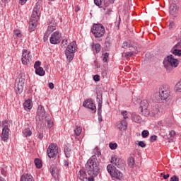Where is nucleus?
Segmentation results:
<instances>
[{
    "instance_id": "1",
    "label": "nucleus",
    "mask_w": 181,
    "mask_h": 181,
    "mask_svg": "<svg viewBox=\"0 0 181 181\" xmlns=\"http://www.w3.org/2000/svg\"><path fill=\"white\" fill-rule=\"evenodd\" d=\"M85 170L90 176L88 181H94V177H97L100 174V163L95 156H92L85 165Z\"/></svg>"
},
{
    "instance_id": "2",
    "label": "nucleus",
    "mask_w": 181,
    "mask_h": 181,
    "mask_svg": "<svg viewBox=\"0 0 181 181\" xmlns=\"http://www.w3.org/2000/svg\"><path fill=\"white\" fill-rule=\"evenodd\" d=\"M163 64L167 72L171 73L173 69H176V67L179 66V60L175 59V56L173 54H170L166 58H165Z\"/></svg>"
},
{
    "instance_id": "3",
    "label": "nucleus",
    "mask_w": 181,
    "mask_h": 181,
    "mask_svg": "<svg viewBox=\"0 0 181 181\" xmlns=\"http://www.w3.org/2000/svg\"><path fill=\"white\" fill-rule=\"evenodd\" d=\"M76 52H77V44L76 41H73L67 46L65 50V56L69 63L74 59V53H76Z\"/></svg>"
},
{
    "instance_id": "4",
    "label": "nucleus",
    "mask_w": 181,
    "mask_h": 181,
    "mask_svg": "<svg viewBox=\"0 0 181 181\" xmlns=\"http://www.w3.org/2000/svg\"><path fill=\"white\" fill-rule=\"evenodd\" d=\"M35 118L37 125L42 126L46 122V110L42 105H38Z\"/></svg>"
},
{
    "instance_id": "5",
    "label": "nucleus",
    "mask_w": 181,
    "mask_h": 181,
    "mask_svg": "<svg viewBox=\"0 0 181 181\" xmlns=\"http://www.w3.org/2000/svg\"><path fill=\"white\" fill-rule=\"evenodd\" d=\"M26 76L24 74H21L19 78L16 79L15 90L16 94H22Z\"/></svg>"
},
{
    "instance_id": "6",
    "label": "nucleus",
    "mask_w": 181,
    "mask_h": 181,
    "mask_svg": "<svg viewBox=\"0 0 181 181\" xmlns=\"http://www.w3.org/2000/svg\"><path fill=\"white\" fill-rule=\"evenodd\" d=\"M107 170L108 173L110 175L111 177L114 179H117V180H121L122 177H124V175L121 171L117 169L115 166L109 164L107 166Z\"/></svg>"
},
{
    "instance_id": "7",
    "label": "nucleus",
    "mask_w": 181,
    "mask_h": 181,
    "mask_svg": "<svg viewBox=\"0 0 181 181\" xmlns=\"http://www.w3.org/2000/svg\"><path fill=\"white\" fill-rule=\"evenodd\" d=\"M91 32L95 37H103L105 35V28L102 24H94Z\"/></svg>"
},
{
    "instance_id": "8",
    "label": "nucleus",
    "mask_w": 181,
    "mask_h": 181,
    "mask_svg": "<svg viewBox=\"0 0 181 181\" xmlns=\"http://www.w3.org/2000/svg\"><path fill=\"white\" fill-rule=\"evenodd\" d=\"M58 151L59 147H57V144L52 143L47 150V153L49 159H54L57 156Z\"/></svg>"
},
{
    "instance_id": "9",
    "label": "nucleus",
    "mask_w": 181,
    "mask_h": 181,
    "mask_svg": "<svg viewBox=\"0 0 181 181\" xmlns=\"http://www.w3.org/2000/svg\"><path fill=\"white\" fill-rule=\"evenodd\" d=\"M169 95H170V90L168 86H162L159 88V98L162 101H166L168 98H169Z\"/></svg>"
},
{
    "instance_id": "10",
    "label": "nucleus",
    "mask_w": 181,
    "mask_h": 181,
    "mask_svg": "<svg viewBox=\"0 0 181 181\" xmlns=\"http://www.w3.org/2000/svg\"><path fill=\"white\" fill-rule=\"evenodd\" d=\"M52 45H59L62 42V33L59 31L53 33L49 38Z\"/></svg>"
},
{
    "instance_id": "11",
    "label": "nucleus",
    "mask_w": 181,
    "mask_h": 181,
    "mask_svg": "<svg viewBox=\"0 0 181 181\" xmlns=\"http://www.w3.org/2000/svg\"><path fill=\"white\" fill-rule=\"evenodd\" d=\"M22 56L21 62L23 64L28 66L32 63V56H30V52H28L26 49H23Z\"/></svg>"
},
{
    "instance_id": "12",
    "label": "nucleus",
    "mask_w": 181,
    "mask_h": 181,
    "mask_svg": "<svg viewBox=\"0 0 181 181\" xmlns=\"http://www.w3.org/2000/svg\"><path fill=\"white\" fill-rule=\"evenodd\" d=\"M111 163L116 165L118 169H124L125 168V164L122 159L117 158L116 156H114L111 158Z\"/></svg>"
},
{
    "instance_id": "13",
    "label": "nucleus",
    "mask_w": 181,
    "mask_h": 181,
    "mask_svg": "<svg viewBox=\"0 0 181 181\" xmlns=\"http://www.w3.org/2000/svg\"><path fill=\"white\" fill-rule=\"evenodd\" d=\"M83 106L86 108H89V110H91L93 112H96L97 111V107H95L94 102H93V99H87L83 101Z\"/></svg>"
},
{
    "instance_id": "14",
    "label": "nucleus",
    "mask_w": 181,
    "mask_h": 181,
    "mask_svg": "<svg viewBox=\"0 0 181 181\" xmlns=\"http://www.w3.org/2000/svg\"><path fill=\"white\" fill-rule=\"evenodd\" d=\"M37 21H39V18L34 17L31 16L30 18V26H29V31L33 32L36 29V26H37Z\"/></svg>"
},
{
    "instance_id": "15",
    "label": "nucleus",
    "mask_w": 181,
    "mask_h": 181,
    "mask_svg": "<svg viewBox=\"0 0 181 181\" xmlns=\"http://www.w3.org/2000/svg\"><path fill=\"white\" fill-rule=\"evenodd\" d=\"M1 138V141H4V142H6V141L9 139V127H8V125H4L2 129Z\"/></svg>"
},
{
    "instance_id": "16",
    "label": "nucleus",
    "mask_w": 181,
    "mask_h": 181,
    "mask_svg": "<svg viewBox=\"0 0 181 181\" xmlns=\"http://www.w3.org/2000/svg\"><path fill=\"white\" fill-rule=\"evenodd\" d=\"M116 127L119 131H125L128 127V123L125 119L121 120L120 122L116 124Z\"/></svg>"
},
{
    "instance_id": "17",
    "label": "nucleus",
    "mask_w": 181,
    "mask_h": 181,
    "mask_svg": "<svg viewBox=\"0 0 181 181\" xmlns=\"http://www.w3.org/2000/svg\"><path fill=\"white\" fill-rule=\"evenodd\" d=\"M31 16L39 18L40 16V4L36 3Z\"/></svg>"
},
{
    "instance_id": "18",
    "label": "nucleus",
    "mask_w": 181,
    "mask_h": 181,
    "mask_svg": "<svg viewBox=\"0 0 181 181\" xmlns=\"http://www.w3.org/2000/svg\"><path fill=\"white\" fill-rule=\"evenodd\" d=\"M21 181H35L30 174H24L21 177Z\"/></svg>"
},
{
    "instance_id": "19",
    "label": "nucleus",
    "mask_w": 181,
    "mask_h": 181,
    "mask_svg": "<svg viewBox=\"0 0 181 181\" xmlns=\"http://www.w3.org/2000/svg\"><path fill=\"white\" fill-rule=\"evenodd\" d=\"M169 12L170 15H176V12H177V6L176 4H170Z\"/></svg>"
},
{
    "instance_id": "20",
    "label": "nucleus",
    "mask_w": 181,
    "mask_h": 181,
    "mask_svg": "<svg viewBox=\"0 0 181 181\" xmlns=\"http://www.w3.org/2000/svg\"><path fill=\"white\" fill-rule=\"evenodd\" d=\"M132 121H134L136 124H141V122H142V117H141V116H139V115H133Z\"/></svg>"
},
{
    "instance_id": "21",
    "label": "nucleus",
    "mask_w": 181,
    "mask_h": 181,
    "mask_svg": "<svg viewBox=\"0 0 181 181\" xmlns=\"http://www.w3.org/2000/svg\"><path fill=\"white\" fill-rule=\"evenodd\" d=\"M34 163L37 169H42V167L43 166V163L42 162V160L40 158H35L34 160Z\"/></svg>"
},
{
    "instance_id": "22",
    "label": "nucleus",
    "mask_w": 181,
    "mask_h": 181,
    "mask_svg": "<svg viewBox=\"0 0 181 181\" xmlns=\"http://www.w3.org/2000/svg\"><path fill=\"white\" fill-rule=\"evenodd\" d=\"M140 108L141 110L145 109V108H149V103H148V100H143L140 103Z\"/></svg>"
},
{
    "instance_id": "23",
    "label": "nucleus",
    "mask_w": 181,
    "mask_h": 181,
    "mask_svg": "<svg viewBox=\"0 0 181 181\" xmlns=\"http://www.w3.org/2000/svg\"><path fill=\"white\" fill-rule=\"evenodd\" d=\"M23 107L26 111H28V110H30L32 108V102L30 101V100H27L23 103Z\"/></svg>"
},
{
    "instance_id": "24",
    "label": "nucleus",
    "mask_w": 181,
    "mask_h": 181,
    "mask_svg": "<svg viewBox=\"0 0 181 181\" xmlns=\"http://www.w3.org/2000/svg\"><path fill=\"white\" fill-rule=\"evenodd\" d=\"M45 74L46 72L45 71V69L42 67L37 68V69H35V74H37V76H43Z\"/></svg>"
},
{
    "instance_id": "25",
    "label": "nucleus",
    "mask_w": 181,
    "mask_h": 181,
    "mask_svg": "<svg viewBox=\"0 0 181 181\" xmlns=\"http://www.w3.org/2000/svg\"><path fill=\"white\" fill-rule=\"evenodd\" d=\"M23 135L25 138H28V136H30L32 135V131L30 129L26 128L23 130Z\"/></svg>"
},
{
    "instance_id": "26",
    "label": "nucleus",
    "mask_w": 181,
    "mask_h": 181,
    "mask_svg": "<svg viewBox=\"0 0 181 181\" xmlns=\"http://www.w3.org/2000/svg\"><path fill=\"white\" fill-rule=\"evenodd\" d=\"M97 102H98V110H101L103 108V95H98L97 96Z\"/></svg>"
},
{
    "instance_id": "27",
    "label": "nucleus",
    "mask_w": 181,
    "mask_h": 181,
    "mask_svg": "<svg viewBox=\"0 0 181 181\" xmlns=\"http://www.w3.org/2000/svg\"><path fill=\"white\" fill-rule=\"evenodd\" d=\"M79 179L83 181L87 180V173H86V171H79Z\"/></svg>"
},
{
    "instance_id": "28",
    "label": "nucleus",
    "mask_w": 181,
    "mask_h": 181,
    "mask_svg": "<svg viewBox=\"0 0 181 181\" xmlns=\"http://www.w3.org/2000/svg\"><path fill=\"white\" fill-rule=\"evenodd\" d=\"M141 110V114L144 115V117H149L151 115V111L149 110V107H146L144 109Z\"/></svg>"
},
{
    "instance_id": "29",
    "label": "nucleus",
    "mask_w": 181,
    "mask_h": 181,
    "mask_svg": "<svg viewBox=\"0 0 181 181\" xmlns=\"http://www.w3.org/2000/svg\"><path fill=\"white\" fill-rule=\"evenodd\" d=\"M64 153L66 158H70V155H71V148L67 146H64Z\"/></svg>"
},
{
    "instance_id": "30",
    "label": "nucleus",
    "mask_w": 181,
    "mask_h": 181,
    "mask_svg": "<svg viewBox=\"0 0 181 181\" xmlns=\"http://www.w3.org/2000/svg\"><path fill=\"white\" fill-rule=\"evenodd\" d=\"M50 173L54 177L57 176V169L55 168L54 165H52L50 168Z\"/></svg>"
},
{
    "instance_id": "31",
    "label": "nucleus",
    "mask_w": 181,
    "mask_h": 181,
    "mask_svg": "<svg viewBox=\"0 0 181 181\" xmlns=\"http://www.w3.org/2000/svg\"><path fill=\"white\" fill-rule=\"evenodd\" d=\"M171 52H172L173 54H174V56H178V57H180V56H181V49H172Z\"/></svg>"
},
{
    "instance_id": "32",
    "label": "nucleus",
    "mask_w": 181,
    "mask_h": 181,
    "mask_svg": "<svg viewBox=\"0 0 181 181\" xmlns=\"http://www.w3.org/2000/svg\"><path fill=\"white\" fill-rule=\"evenodd\" d=\"M93 153H95L93 156H95V158H97V156H101V150L96 147L95 148L93 149Z\"/></svg>"
},
{
    "instance_id": "33",
    "label": "nucleus",
    "mask_w": 181,
    "mask_h": 181,
    "mask_svg": "<svg viewBox=\"0 0 181 181\" xmlns=\"http://www.w3.org/2000/svg\"><path fill=\"white\" fill-rule=\"evenodd\" d=\"M93 47H94L96 53H100V52H101V45L99 43L95 44Z\"/></svg>"
},
{
    "instance_id": "34",
    "label": "nucleus",
    "mask_w": 181,
    "mask_h": 181,
    "mask_svg": "<svg viewBox=\"0 0 181 181\" xmlns=\"http://www.w3.org/2000/svg\"><path fill=\"white\" fill-rule=\"evenodd\" d=\"M128 165L130 168H132L134 165H135V159H134V157H130L129 158Z\"/></svg>"
},
{
    "instance_id": "35",
    "label": "nucleus",
    "mask_w": 181,
    "mask_h": 181,
    "mask_svg": "<svg viewBox=\"0 0 181 181\" xmlns=\"http://www.w3.org/2000/svg\"><path fill=\"white\" fill-rule=\"evenodd\" d=\"M54 30H56V25H53L52 24H49L47 28V32H49V33H52V32H53Z\"/></svg>"
},
{
    "instance_id": "36",
    "label": "nucleus",
    "mask_w": 181,
    "mask_h": 181,
    "mask_svg": "<svg viewBox=\"0 0 181 181\" xmlns=\"http://www.w3.org/2000/svg\"><path fill=\"white\" fill-rule=\"evenodd\" d=\"M0 170H1V174L3 176H6V175H7L6 167H5V165H3L2 167H1Z\"/></svg>"
},
{
    "instance_id": "37",
    "label": "nucleus",
    "mask_w": 181,
    "mask_h": 181,
    "mask_svg": "<svg viewBox=\"0 0 181 181\" xmlns=\"http://www.w3.org/2000/svg\"><path fill=\"white\" fill-rule=\"evenodd\" d=\"M175 90L178 91V93H181V80L175 85Z\"/></svg>"
},
{
    "instance_id": "38",
    "label": "nucleus",
    "mask_w": 181,
    "mask_h": 181,
    "mask_svg": "<svg viewBox=\"0 0 181 181\" xmlns=\"http://www.w3.org/2000/svg\"><path fill=\"white\" fill-rule=\"evenodd\" d=\"M109 146L112 151H115L118 147V144L117 143H110Z\"/></svg>"
},
{
    "instance_id": "39",
    "label": "nucleus",
    "mask_w": 181,
    "mask_h": 181,
    "mask_svg": "<svg viewBox=\"0 0 181 181\" xmlns=\"http://www.w3.org/2000/svg\"><path fill=\"white\" fill-rule=\"evenodd\" d=\"M159 110L155 107H153L152 108V110L150 111V114H151V115H156V114H158Z\"/></svg>"
},
{
    "instance_id": "40",
    "label": "nucleus",
    "mask_w": 181,
    "mask_h": 181,
    "mask_svg": "<svg viewBox=\"0 0 181 181\" xmlns=\"http://www.w3.org/2000/svg\"><path fill=\"white\" fill-rule=\"evenodd\" d=\"M141 136L143 138H148V136H149V132L148 130H144L141 132Z\"/></svg>"
},
{
    "instance_id": "41",
    "label": "nucleus",
    "mask_w": 181,
    "mask_h": 181,
    "mask_svg": "<svg viewBox=\"0 0 181 181\" xmlns=\"http://www.w3.org/2000/svg\"><path fill=\"white\" fill-rule=\"evenodd\" d=\"M50 32L46 31L44 34V42H47L49 36H50Z\"/></svg>"
},
{
    "instance_id": "42",
    "label": "nucleus",
    "mask_w": 181,
    "mask_h": 181,
    "mask_svg": "<svg viewBox=\"0 0 181 181\" xmlns=\"http://www.w3.org/2000/svg\"><path fill=\"white\" fill-rule=\"evenodd\" d=\"M74 132L77 136H79L81 134V127H76V129L74 130Z\"/></svg>"
},
{
    "instance_id": "43",
    "label": "nucleus",
    "mask_w": 181,
    "mask_h": 181,
    "mask_svg": "<svg viewBox=\"0 0 181 181\" xmlns=\"http://www.w3.org/2000/svg\"><path fill=\"white\" fill-rule=\"evenodd\" d=\"M102 110L98 109V121L101 122L103 121V115H101Z\"/></svg>"
},
{
    "instance_id": "44",
    "label": "nucleus",
    "mask_w": 181,
    "mask_h": 181,
    "mask_svg": "<svg viewBox=\"0 0 181 181\" xmlns=\"http://www.w3.org/2000/svg\"><path fill=\"white\" fill-rule=\"evenodd\" d=\"M40 64H41V63L40 62V61H36L34 64V69H35V70H36V69L40 68L41 67Z\"/></svg>"
},
{
    "instance_id": "45",
    "label": "nucleus",
    "mask_w": 181,
    "mask_h": 181,
    "mask_svg": "<svg viewBox=\"0 0 181 181\" xmlns=\"http://www.w3.org/2000/svg\"><path fill=\"white\" fill-rule=\"evenodd\" d=\"M156 139H158V136H156V135H152L150 137L151 142H155V141H156Z\"/></svg>"
},
{
    "instance_id": "46",
    "label": "nucleus",
    "mask_w": 181,
    "mask_h": 181,
    "mask_svg": "<svg viewBox=\"0 0 181 181\" xmlns=\"http://www.w3.org/2000/svg\"><path fill=\"white\" fill-rule=\"evenodd\" d=\"M139 146H141V148H146V144H145L144 141H141L139 142Z\"/></svg>"
},
{
    "instance_id": "47",
    "label": "nucleus",
    "mask_w": 181,
    "mask_h": 181,
    "mask_svg": "<svg viewBox=\"0 0 181 181\" xmlns=\"http://www.w3.org/2000/svg\"><path fill=\"white\" fill-rule=\"evenodd\" d=\"M132 56H134V54L132 52H127L124 54V57H126L127 59H128V57H132Z\"/></svg>"
},
{
    "instance_id": "48",
    "label": "nucleus",
    "mask_w": 181,
    "mask_h": 181,
    "mask_svg": "<svg viewBox=\"0 0 181 181\" xmlns=\"http://www.w3.org/2000/svg\"><path fill=\"white\" fill-rule=\"evenodd\" d=\"M170 181H179V177L176 175L171 177Z\"/></svg>"
},
{
    "instance_id": "49",
    "label": "nucleus",
    "mask_w": 181,
    "mask_h": 181,
    "mask_svg": "<svg viewBox=\"0 0 181 181\" xmlns=\"http://www.w3.org/2000/svg\"><path fill=\"white\" fill-rule=\"evenodd\" d=\"M122 115L123 116L124 121L128 118L127 111L122 112Z\"/></svg>"
},
{
    "instance_id": "50",
    "label": "nucleus",
    "mask_w": 181,
    "mask_h": 181,
    "mask_svg": "<svg viewBox=\"0 0 181 181\" xmlns=\"http://www.w3.org/2000/svg\"><path fill=\"white\" fill-rule=\"evenodd\" d=\"M173 49H181V44L180 42H177L173 47Z\"/></svg>"
},
{
    "instance_id": "51",
    "label": "nucleus",
    "mask_w": 181,
    "mask_h": 181,
    "mask_svg": "<svg viewBox=\"0 0 181 181\" xmlns=\"http://www.w3.org/2000/svg\"><path fill=\"white\" fill-rule=\"evenodd\" d=\"M15 35H16L17 37H22V33L21 31L16 30L14 31Z\"/></svg>"
},
{
    "instance_id": "52",
    "label": "nucleus",
    "mask_w": 181,
    "mask_h": 181,
    "mask_svg": "<svg viewBox=\"0 0 181 181\" xmlns=\"http://www.w3.org/2000/svg\"><path fill=\"white\" fill-rule=\"evenodd\" d=\"M175 135H176V132H175V131L171 130L169 133V136L170 138H173V136H175Z\"/></svg>"
},
{
    "instance_id": "53",
    "label": "nucleus",
    "mask_w": 181,
    "mask_h": 181,
    "mask_svg": "<svg viewBox=\"0 0 181 181\" xmlns=\"http://www.w3.org/2000/svg\"><path fill=\"white\" fill-rule=\"evenodd\" d=\"M94 4L97 6H100L101 5V0H94Z\"/></svg>"
},
{
    "instance_id": "54",
    "label": "nucleus",
    "mask_w": 181,
    "mask_h": 181,
    "mask_svg": "<svg viewBox=\"0 0 181 181\" xmlns=\"http://www.w3.org/2000/svg\"><path fill=\"white\" fill-rule=\"evenodd\" d=\"M105 45L107 49H110V47H111V42H110V41H105Z\"/></svg>"
},
{
    "instance_id": "55",
    "label": "nucleus",
    "mask_w": 181,
    "mask_h": 181,
    "mask_svg": "<svg viewBox=\"0 0 181 181\" xmlns=\"http://www.w3.org/2000/svg\"><path fill=\"white\" fill-rule=\"evenodd\" d=\"M47 124L49 128H52V127H53V122H52L51 120H47Z\"/></svg>"
},
{
    "instance_id": "56",
    "label": "nucleus",
    "mask_w": 181,
    "mask_h": 181,
    "mask_svg": "<svg viewBox=\"0 0 181 181\" xmlns=\"http://www.w3.org/2000/svg\"><path fill=\"white\" fill-rule=\"evenodd\" d=\"M93 80H94V81H100V75H94Z\"/></svg>"
},
{
    "instance_id": "57",
    "label": "nucleus",
    "mask_w": 181,
    "mask_h": 181,
    "mask_svg": "<svg viewBox=\"0 0 181 181\" xmlns=\"http://www.w3.org/2000/svg\"><path fill=\"white\" fill-rule=\"evenodd\" d=\"M161 176H163V179H165V180H166V179H168L170 175H169V174L165 175V173H162Z\"/></svg>"
},
{
    "instance_id": "58",
    "label": "nucleus",
    "mask_w": 181,
    "mask_h": 181,
    "mask_svg": "<svg viewBox=\"0 0 181 181\" xmlns=\"http://www.w3.org/2000/svg\"><path fill=\"white\" fill-rule=\"evenodd\" d=\"M65 45H67V40H63L61 42V47H63Z\"/></svg>"
},
{
    "instance_id": "59",
    "label": "nucleus",
    "mask_w": 181,
    "mask_h": 181,
    "mask_svg": "<svg viewBox=\"0 0 181 181\" xmlns=\"http://www.w3.org/2000/svg\"><path fill=\"white\" fill-rule=\"evenodd\" d=\"M37 138H38V139H40V140L43 139V134L42 133H38L37 134Z\"/></svg>"
},
{
    "instance_id": "60",
    "label": "nucleus",
    "mask_w": 181,
    "mask_h": 181,
    "mask_svg": "<svg viewBox=\"0 0 181 181\" xmlns=\"http://www.w3.org/2000/svg\"><path fill=\"white\" fill-rule=\"evenodd\" d=\"M112 12V10L110 8H108L106 11H105V15H111V13Z\"/></svg>"
},
{
    "instance_id": "61",
    "label": "nucleus",
    "mask_w": 181,
    "mask_h": 181,
    "mask_svg": "<svg viewBox=\"0 0 181 181\" xmlns=\"http://www.w3.org/2000/svg\"><path fill=\"white\" fill-rule=\"evenodd\" d=\"M49 88L51 89V90H53L54 88V84H53V83H49Z\"/></svg>"
},
{
    "instance_id": "62",
    "label": "nucleus",
    "mask_w": 181,
    "mask_h": 181,
    "mask_svg": "<svg viewBox=\"0 0 181 181\" xmlns=\"http://www.w3.org/2000/svg\"><path fill=\"white\" fill-rule=\"evenodd\" d=\"M175 26V23L173 21L170 22L169 28L170 29H172Z\"/></svg>"
},
{
    "instance_id": "63",
    "label": "nucleus",
    "mask_w": 181,
    "mask_h": 181,
    "mask_svg": "<svg viewBox=\"0 0 181 181\" xmlns=\"http://www.w3.org/2000/svg\"><path fill=\"white\" fill-rule=\"evenodd\" d=\"M21 5H25L26 2H28V0H19Z\"/></svg>"
},
{
    "instance_id": "64",
    "label": "nucleus",
    "mask_w": 181,
    "mask_h": 181,
    "mask_svg": "<svg viewBox=\"0 0 181 181\" xmlns=\"http://www.w3.org/2000/svg\"><path fill=\"white\" fill-rule=\"evenodd\" d=\"M64 165L66 166V167L69 166V161H67L66 160H64Z\"/></svg>"
}]
</instances>
